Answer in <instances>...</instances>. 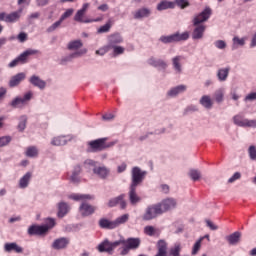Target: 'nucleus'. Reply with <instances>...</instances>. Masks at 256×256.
Wrapping results in <instances>:
<instances>
[{"mask_svg": "<svg viewBox=\"0 0 256 256\" xmlns=\"http://www.w3.org/2000/svg\"><path fill=\"white\" fill-rule=\"evenodd\" d=\"M70 199H73L75 201H82L79 207L82 217H89L92 214H94L97 210L96 206H93L86 201L93 199V197L89 194H72L70 196Z\"/></svg>", "mask_w": 256, "mask_h": 256, "instance_id": "f257e3e1", "label": "nucleus"}, {"mask_svg": "<svg viewBox=\"0 0 256 256\" xmlns=\"http://www.w3.org/2000/svg\"><path fill=\"white\" fill-rule=\"evenodd\" d=\"M119 244L124 245L121 248L120 255L126 256L135 249H138L141 246L140 238H128V239H119Z\"/></svg>", "mask_w": 256, "mask_h": 256, "instance_id": "f03ea898", "label": "nucleus"}, {"mask_svg": "<svg viewBox=\"0 0 256 256\" xmlns=\"http://www.w3.org/2000/svg\"><path fill=\"white\" fill-rule=\"evenodd\" d=\"M160 215H163L160 205L151 204L147 206L146 210H144L141 218L143 221H150L156 219Z\"/></svg>", "mask_w": 256, "mask_h": 256, "instance_id": "7ed1b4c3", "label": "nucleus"}, {"mask_svg": "<svg viewBox=\"0 0 256 256\" xmlns=\"http://www.w3.org/2000/svg\"><path fill=\"white\" fill-rule=\"evenodd\" d=\"M108 138H101L97 140H91L88 145H89V151L91 153H97V152H102L103 150L112 147V143H107Z\"/></svg>", "mask_w": 256, "mask_h": 256, "instance_id": "20e7f679", "label": "nucleus"}, {"mask_svg": "<svg viewBox=\"0 0 256 256\" xmlns=\"http://www.w3.org/2000/svg\"><path fill=\"white\" fill-rule=\"evenodd\" d=\"M189 37H190L189 32H184L182 34L175 33L170 36H161L160 41L164 44L178 43V42H182V41H187L189 39Z\"/></svg>", "mask_w": 256, "mask_h": 256, "instance_id": "39448f33", "label": "nucleus"}, {"mask_svg": "<svg viewBox=\"0 0 256 256\" xmlns=\"http://www.w3.org/2000/svg\"><path fill=\"white\" fill-rule=\"evenodd\" d=\"M147 172H143L140 167H134L131 171V185L130 187H137L142 184Z\"/></svg>", "mask_w": 256, "mask_h": 256, "instance_id": "423d86ee", "label": "nucleus"}, {"mask_svg": "<svg viewBox=\"0 0 256 256\" xmlns=\"http://www.w3.org/2000/svg\"><path fill=\"white\" fill-rule=\"evenodd\" d=\"M37 53H39V50L28 49V50L24 51L20 56H18L17 58L12 60L10 62V64H8V68H14V67L18 66L19 64L27 63L28 57L30 55H35Z\"/></svg>", "mask_w": 256, "mask_h": 256, "instance_id": "0eeeda50", "label": "nucleus"}, {"mask_svg": "<svg viewBox=\"0 0 256 256\" xmlns=\"http://www.w3.org/2000/svg\"><path fill=\"white\" fill-rule=\"evenodd\" d=\"M120 246V241L110 242L108 239L104 240L100 245L97 246L98 251L106 252L109 255H112L114 249Z\"/></svg>", "mask_w": 256, "mask_h": 256, "instance_id": "6e6552de", "label": "nucleus"}, {"mask_svg": "<svg viewBox=\"0 0 256 256\" xmlns=\"http://www.w3.org/2000/svg\"><path fill=\"white\" fill-rule=\"evenodd\" d=\"M126 195L125 194H120L119 196L110 199L108 202V207L109 208H114L117 205H119V208L124 210L127 208V202L125 200Z\"/></svg>", "mask_w": 256, "mask_h": 256, "instance_id": "1a4fd4ad", "label": "nucleus"}, {"mask_svg": "<svg viewBox=\"0 0 256 256\" xmlns=\"http://www.w3.org/2000/svg\"><path fill=\"white\" fill-rule=\"evenodd\" d=\"M234 125H238L240 127H254L256 128V120H248L245 119L241 115H236L233 117Z\"/></svg>", "mask_w": 256, "mask_h": 256, "instance_id": "9d476101", "label": "nucleus"}, {"mask_svg": "<svg viewBox=\"0 0 256 256\" xmlns=\"http://www.w3.org/2000/svg\"><path fill=\"white\" fill-rule=\"evenodd\" d=\"M211 15L212 10L210 8H205L202 13L194 17L193 25L198 26L201 25V23H205V21H208L210 19Z\"/></svg>", "mask_w": 256, "mask_h": 256, "instance_id": "9b49d317", "label": "nucleus"}, {"mask_svg": "<svg viewBox=\"0 0 256 256\" xmlns=\"http://www.w3.org/2000/svg\"><path fill=\"white\" fill-rule=\"evenodd\" d=\"M156 254L154 256H168L169 244L166 240L160 239L156 242Z\"/></svg>", "mask_w": 256, "mask_h": 256, "instance_id": "f8f14e48", "label": "nucleus"}, {"mask_svg": "<svg viewBox=\"0 0 256 256\" xmlns=\"http://www.w3.org/2000/svg\"><path fill=\"white\" fill-rule=\"evenodd\" d=\"M48 231L47 226L43 225H31L28 228V235L29 236H42L45 235Z\"/></svg>", "mask_w": 256, "mask_h": 256, "instance_id": "ddd939ff", "label": "nucleus"}, {"mask_svg": "<svg viewBox=\"0 0 256 256\" xmlns=\"http://www.w3.org/2000/svg\"><path fill=\"white\" fill-rule=\"evenodd\" d=\"M157 206H160V209L162 210V214L169 211L170 209H175L177 206V202L175 199L169 198L165 199L164 201L160 203H156Z\"/></svg>", "mask_w": 256, "mask_h": 256, "instance_id": "4468645a", "label": "nucleus"}, {"mask_svg": "<svg viewBox=\"0 0 256 256\" xmlns=\"http://www.w3.org/2000/svg\"><path fill=\"white\" fill-rule=\"evenodd\" d=\"M136 189V186H130L128 192L130 205L134 207L137 206V204L142 201V198L137 194Z\"/></svg>", "mask_w": 256, "mask_h": 256, "instance_id": "2eb2a0df", "label": "nucleus"}, {"mask_svg": "<svg viewBox=\"0 0 256 256\" xmlns=\"http://www.w3.org/2000/svg\"><path fill=\"white\" fill-rule=\"evenodd\" d=\"M70 240L66 237L58 238L52 243V248L60 251V249H66L69 245Z\"/></svg>", "mask_w": 256, "mask_h": 256, "instance_id": "dca6fc26", "label": "nucleus"}, {"mask_svg": "<svg viewBox=\"0 0 256 256\" xmlns=\"http://www.w3.org/2000/svg\"><path fill=\"white\" fill-rule=\"evenodd\" d=\"M148 64L154 68H160L162 70H166L168 66L163 59H157L154 57L148 59Z\"/></svg>", "mask_w": 256, "mask_h": 256, "instance_id": "f3484780", "label": "nucleus"}, {"mask_svg": "<svg viewBox=\"0 0 256 256\" xmlns=\"http://www.w3.org/2000/svg\"><path fill=\"white\" fill-rule=\"evenodd\" d=\"M27 77V75L23 72L16 74L13 76L10 81L8 82V85L13 88L17 87L18 85L21 84V82Z\"/></svg>", "mask_w": 256, "mask_h": 256, "instance_id": "a211bd4d", "label": "nucleus"}, {"mask_svg": "<svg viewBox=\"0 0 256 256\" xmlns=\"http://www.w3.org/2000/svg\"><path fill=\"white\" fill-rule=\"evenodd\" d=\"M206 30V26L205 25H197L195 26V29L193 31L192 34V38L193 40H200L204 37V33Z\"/></svg>", "mask_w": 256, "mask_h": 256, "instance_id": "6ab92c4d", "label": "nucleus"}, {"mask_svg": "<svg viewBox=\"0 0 256 256\" xmlns=\"http://www.w3.org/2000/svg\"><path fill=\"white\" fill-rule=\"evenodd\" d=\"M98 226H100L101 229H116V225L114 221H110L107 218H102L100 221H98Z\"/></svg>", "mask_w": 256, "mask_h": 256, "instance_id": "aec40b11", "label": "nucleus"}, {"mask_svg": "<svg viewBox=\"0 0 256 256\" xmlns=\"http://www.w3.org/2000/svg\"><path fill=\"white\" fill-rule=\"evenodd\" d=\"M176 7V3L172 2V1H168V0H162L158 6H156V9H158V11H165L168 9H175Z\"/></svg>", "mask_w": 256, "mask_h": 256, "instance_id": "412c9836", "label": "nucleus"}, {"mask_svg": "<svg viewBox=\"0 0 256 256\" xmlns=\"http://www.w3.org/2000/svg\"><path fill=\"white\" fill-rule=\"evenodd\" d=\"M151 14L150 9L143 7L138 9L135 13H134V18L136 20H141L143 18H148Z\"/></svg>", "mask_w": 256, "mask_h": 256, "instance_id": "4be33fe9", "label": "nucleus"}, {"mask_svg": "<svg viewBox=\"0 0 256 256\" xmlns=\"http://www.w3.org/2000/svg\"><path fill=\"white\" fill-rule=\"evenodd\" d=\"M29 83L41 90L45 89L46 87V82L35 75L29 78Z\"/></svg>", "mask_w": 256, "mask_h": 256, "instance_id": "5701e85b", "label": "nucleus"}, {"mask_svg": "<svg viewBox=\"0 0 256 256\" xmlns=\"http://www.w3.org/2000/svg\"><path fill=\"white\" fill-rule=\"evenodd\" d=\"M21 13H22V10L13 12L11 14H7L5 17V23H15V22L19 21V19L21 17Z\"/></svg>", "mask_w": 256, "mask_h": 256, "instance_id": "b1692460", "label": "nucleus"}, {"mask_svg": "<svg viewBox=\"0 0 256 256\" xmlns=\"http://www.w3.org/2000/svg\"><path fill=\"white\" fill-rule=\"evenodd\" d=\"M144 234H146L149 237H159L160 231L159 229H156L154 226H146L144 227Z\"/></svg>", "mask_w": 256, "mask_h": 256, "instance_id": "393cba45", "label": "nucleus"}, {"mask_svg": "<svg viewBox=\"0 0 256 256\" xmlns=\"http://www.w3.org/2000/svg\"><path fill=\"white\" fill-rule=\"evenodd\" d=\"M122 42H123V39H122V36L119 33L110 35L108 37L109 47H113L116 44H119V43H122Z\"/></svg>", "mask_w": 256, "mask_h": 256, "instance_id": "a878e982", "label": "nucleus"}, {"mask_svg": "<svg viewBox=\"0 0 256 256\" xmlns=\"http://www.w3.org/2000/svg\"><path fill=\"white\" fill-rule=\"evenodd\" d=\"M231 71V68H220L217 72V77L220 82H224L227 80L229 72Z\"/></svg>", "mask_w": 256, "mask_h": 256, "instance_id": "bb28decb", "label": "nucleus"}, {"mask_svg": "<svg viewBox=\"0 0 256 256\" xmlns=\"http://www.w3.org/2000/svg\"><path fill=\"white\" fill-rule=\"evenodd\" d=\"M4 249L6 252H11V251H14L16 253L23 252V248L16 243H7L5 244Z\"/></svg>", "mask_w": 256, "mask_h": 256, "instance_id": "cd10ccee", "label": "nucleus"}, {"mask_svg": "<svg viewBox=\"0 0 256 256\" xmlns=\"http://www.w3.org/2000/svg\"><path fill=\"white\" fill-rule=\"evenodd\" d=\"M186 90H187V86H184V85L176 86L175 88L170 89V91L168 92V96L175 97L185 92Z\"/></svg>", "mask_w": 256, "mask_h": 256, "instance_id": "c85d7f7f", "label": "nucleus"}, {"mask_svg": "<svg viewBox=\"0 0 256 256\" xmlns=\"http://www.w3.org/2000/svg\"><path fill=\"white\" fill-rule=\"evenodd\" d=\"M68 212H69L68 204L66 202H60L58 204V217L64 218Z\"/></svg>", "mask_w": 256, "mask_h": 256, "instance_id": "c756f323", "label": "nucleus"}, {"mask_svg": "<svg viewBox=\"0 0 256 256\" xmlns=\"http://www.w3.org/2000/svg\"><path fill=\"white\" fill-rule=\"evenodd\" d=\"M240 238H241L240 232H234L233 234H230L226 237L230 245H237L240 241Z\"/></svg>", "mask_w": 256, "mask_h": 256, "instance_id": "7c9ffc66", "label": "nucleus"}, {"mask_svg": "<svg viewBox=\"0 0 256 256\" xmlns=\"http://www.w3.org/2000/svg\"><path fill=\"white\" fill-rule=\"evenodd\" d=\"M183 59L184 58L182 56H176L172 59L173 68L176 71V73H182L181 61Z\"/></svg>", "mask_w": 256, "mask_h": 256, "instance_id": "2f4dec72", "label": "nucleus"}, {"mask_svg": "<svg viewBox=\"0 0 256 256\" xmlns=\"http://www.w3.org/2000/svg\"><path fill=\"white\" fill-rule=\"evenodd\" d=\"M32 177V173L31 172H27L20 180L19 182V187L24 189L27 188L29 186L30 180Z\"/></svg>", "mask_w": 256, "mask_h": 256, "instance_id": "473e14b6", "label": "nucleus"}, {"mask_svg": "<svg viewBox=\"0 0 256 256\" xmlns=\"http://www.w3.org/2000/svg\"><path fill=\"white\" fill-rule=\"evenodd\" d=\"M94 174H96L98 177L106 178L109 176L110 171L106 167H98L94 168L93 170Z\"/></svg>", "mask_w": 256, "mask_h": 256, "instance_id": "72a5a7b5", "label": "nucleus"}, {"mask_svg": "<svg viewBox=\"0 0 256 256\" xmlns=\"http://www.w3.org/2000/svg\"><path fill=\"white\" fill-rule=\"evenodd\" d=\"M200 105H203L206 109H211L213 106V101L210 96L204 95L199 100Z\"/></svg>", "mask_w": 256, "mask_h": 256, "instance_id": "f704fd0d", "label": "nucleus"}, {"mask_svg": "<svg viewBox=\"0 0 256 256\" xmlns=\"http://www.w3.org/2000/svg\"><path fill=\"white\" fill-rule=\"evenodd\" d=\"M86 53H87V49L82 48L79 51H76V52L70 54L67 58H64V61L70 62L71 60L81 57L82 55H85Z\"/></svg>", "mask_w": 256, "mask_h": 256, "instance_id": "c9c22d12", "label": "nucleus"}, {"mask_svg": "<svg viewBox=\"0 0 256 256\" xmlns=\"http://www.w3.org/2000/svg\"><path fill=\"white\" fill-rule=\"evenodd\" d=\"M129 219H130V215L129 214H127V213L126 214H122L121 216L116 218V220H114V224H115L116 228H118L122 224H125L127 221H129Z\"/></svg>", "mask_w": 256, "mask_h": 256, "instance_id": "e433bc0d", "label": "nucleus"}, {"mask_svg": "<svg viewBox=\"0 0 256 256\" xmlns=\"http://www.w3.org/2000/svg\"><path fill=\"white\" fill-rule=\"evenodd\" d=\"M85 12H82L78 10L74 16V21H78V23H92V20L89 19H83V16H85Z\"/></svg>", "mask_w": 256, "mask_h": 256, "instance_id": "4c0bfd02", "label": "nucleus"}, {"mask_svg": "<svg viewBox=\"0 0 256 256\" xmlns=\"http://www.w3.org/2000/svg\"><path fill=\"white\" fill-rule=\"evenodd\" d=\"M82 46H83V43L81 40L70 41L68 44V50L76 51V50H79Z\"/></svg>", "mask_w": 256, "mask_h": 256, "instance_id": "58836bf2", "label": "nucleus"}, {"mask_svg": "<svg viewBox=\"0 0 256 256\" xmlns=\"http://www.w3.org/2000/svg\"><path fill=\"white\" fill-rule=\"evenodd\" d=\"M66 143H67V140H66V138H65L64 136L55 137V138L52 139V141H51V144H52L53 146H57V147H59V146H65Z\"/></svg>", "mask_w": 256, "mask_h": 256, "instance_id": "ea45409f", "label": "nucleus"}, {"mask_svg": "<svg viewBox=\"0 0 256 256\" xmlns=\"http://www.w3.org/2000/svg\"><path fill=\"white\" fill-rule=\"evenodd\" d=\"M81 172V168L80 166H75L74 171L70 177V180L72 183H79L80 179H79V174Z\"/></svg>", "mask_w": 256, "mask_h": 256, "instance_id": "a19ab883", "label": "nucleus"}, {"mask_svg": "<svg viewBox=\"0 0 256 256\" xmlns=\"http://www.w3.org/2000/svg\"><path fill=\"white\" fill-rule=\"evenodd\" d=\"M112 25H113V21L109 19L104 26H101L100 28H98L97 33H109Z\"/></svg>", "mask_w": 256, "mask_h": 256, "instance_id": "79ce46f5", "label": "nucleus"}, {"mask_svg": "<svg viewBox=\"0 0 256 256\" xmlns=\"http://www.w3.org/2000/svg\"><path fill=\"white\" fill-rule=\"evenodd\" d=\"M181 251H182V246H181V244L177 243V244H174L173 247H171L169 255L170 256H180Z\"/></svg>", "mask_w": 256, "mask_h": 256, "instance_id": "37998d69", "label": "nucleus"}, {"mask_svg": "<svg viewBox=\"0 0 256 256\" xmlns=\"http://www.w3.org/2000/svg\"><path fill=\"white\" fill-rule=\"evenodd\" d=\"M215 101L219 104L224 100V90L222 88L217 89L214 94Z\"/></svg>", "mask_w": 256, "mask_h": 256, "instance_id": "c03bdc74", "label": "nucleus"}, {"mask_svg": "<svg viewBox=\"0 0 256 256\" xmlns=\"http://www.w3.org/2000/svg\"><path fill=\"white\" fill-rule=\"evenodd\" d=\"M27 121H28L27 117L25 116L21 117V121L20 123H18V126H17L18 131L23 132L25 128H27Z\"/></svg>", "mask_w": 256, "mask_h": 256, "instance_id": "a18cd8bd", "label": "nucleus"}, {"mask_svg": "<svg viewBox=\"0 0 256 256\" xmlns=\"http://www.w3.org/2000/svg\"><path fill=\"white\" fill-rule=\"evenodd\" d=\"M63 21L62 20H58L57 22H55L54 24H52L51 26H49L47 28V33H53L54 31H56L59 27H61Z\"/></svg>", "mask_w": 256, "mask_h": 256, "instance_id": "49530a36", "label": "nucleus"}, {"mask_svg": "<svg viewBox=\"0 0 256 256\" xmlns=\"http://www.w3.org/2000/svg\"><path fill=\"white\" fill-rule=\"evenodd\" d=\"M203 239H204V237L199 238L198 241L194 244L193 250H192V255H197L198 254V252L201 249V244H202Z\"/></svg>", "mask_w": 256, "mask_h": 256, "instance_id": "de8ad7c7", "label": "nucleus"}, {"mask_svg": "<svg viewBox=\"0 0 256 256\" xmlns=\"http://www.w3.org/2000/svg\"><path fill=\"white\" fill-rule=\"evenodd\" d=\"M175 5L180 7L182 10L190 6L189 0H175Z\"/></svg>", "mask_w": 256, "mask_h": 256, "instance_id": "09e8293b", "label": "nucleus"}, {"mask_svg": "<svg viewBox=\"0 0 256 256\" xmlns=\"http://www.w3.org/2000/svg\"><path fill=\"white\" fill-rule=\"evenodd\" d=\"M37 155H38V150L36 149V147L31 146L27 148L26 150L27 157H37Z\"/></svg>", "mask_w": 256, "mask_h": 256, "instance_id": "8fccbe9b", "label": "nucleus"}, {"mask_svg": "<svg viewBox=\"0 0 256 256\" xmlns=\"http://www.w3.org/2000/svg\"><path fill=\"white\" fill-rule=\"evenodd\" d=\"M11 141H12V138L10 136L0 137V148L1 147H7L10 144Z\"/></svg>", "mask_w": 256, "mask_h": 256, "instance_id": "3c124183", "label": "nucleus"}, {"mask_svg": "<svg viewBox=\"0 0 256 256\" xmlns=\"http://www.w3.org/2000/svg\"><path fill=\"white\" fill-rule=\"evenodd\" d=\"M237 45L244 46L245 38H239L238 36H234L233 37V49H235Z\"/></svg>", "mask_w": 256, "mask_h": 256, "instance_id": "603ef678", "label": "nucleus"}, {"mask_svg": "<svg viewBox=\"0 0 256 256\" xmlns=\"http://www.w3.org/2000/svg\"><path fill=\"white\" fill-rule=\"evenodd\" d=\"M24 104H25V102L22 100V98H15V99L12 101V103H11L12 107H14V108H20V107H22Z\"/></svg>", "mask_w": 256, "mask_h": 256, "instance_id": "864d4df0", "label": "nucleus"}, {"mask_svg": "<svg viewBox=\"0 0 256 256\" xmlns=\"http://www.w3.org/2000/svg\"><path fill=\"white\" fill-rule=\"evenodd\" d=\"M189 177L193 179V181H198L201 177V173L197 170H191L189 172Z\"/></svg>", "mask_w": 256, "mask_h": 256, "instance_id": "5fc2aeb1", "label": "nucleus"}, {"mask_svg": "<svg viewBox=\"0 0 256 256\" xmlns=\"http://www.w3.org/2000/svg\"><path fill=\"white\" fill-rule=\"evenodd\" d=\"M74 13V9H68L66 12H64L62 14V16L60 17V21H65L66 19H68L70 16H72Z\"/></svg>", "mask_w": 256, "mask_h": 256, "instance_id": "6e6d98bb", "label": "nucleus"}, {"mask_svg": "<svg viewBox=\"0 0 256 256\" xmlns=\"http://www.w3.org/2000/svg\"><path fill=\"white\" fill-rule=\"evenodd\" d=\"M46 224H47V225H42V226H43V227H47L48 230H49V229H53V228L55 227L56 222H55V220H54L53 218H48V219L46 220Z\"/></svg>", "mask_w": 256, "mask_h": 256, "instance_id": "4d7b16f0", "label": "nucleus"}, {"mask_svg": "<svg viewBox=\"0 0 256 256\" xmlns=\"http://www.w3.org/2000/svg\"><path fill=\"white\" fill-rule=\"evenodd\" d=\"M110 47H112L114 49V54L115 55H121L125 52V48L122 47V46H115L114 45V46H110Z\"/></svg>", "mask_w": 256, "mask_h": 256, "instance_id": "13d9d810", "label": "nucleus"}, {"mask_svg": "<svg viewBox=\"0 0 256 256\" xmlns=\"http://www.w3.org/2000/svg\"><path fill=\"white\" fill-rule=\"evenodd\" d=\"M249 156L252 160H256V147L255 146H250Z\"/></svg>", "mask_w": 256, "mask_h": 256, "instance_id": "bf43d9fd", "label": "nucleus"}, {"mask_svg": "<svg viewBox=\"0 0 256 256\" xmlns=\"http://www.w3.org/2000/svg\"><path fill=\"white\" fill-rule=\"evenodd\" d=\"M241 177V173L240 172H236L233 174V176L228 180V183H234L236 180L240 179Z\"/></svg>", "mask_w": 256, "mask_h": 256, "instance_id": "052dcab7", "label": "nucleus"}, {"mask_svg": "<svg viewBox=\"0 0 256 256\" xmlns=\"http://www.w3.org/2000/svg\"><path fill=\"white\" fill-rule=\"evenodd\" d=\"M215 46H216L218 49L223 50V49L226 48V43H225V41H223V40H218V41L215 42Z\"/></svg>", "mask_w": 256, "mask_h": 256, "instance_id": "680f3d73", "label": "nucleus"}, {"mask_svg": "<svg viewBox=\"0 0 256 256\" xmlns=\"http://www.w3.org/2000/svg\"><path fill=\"white\" fill-rule=\"evenodd\" d=\"M17 39H18V41H20L21 43H24L25 41H27L28 35L25 34L24 32H21L20 34H18Z\"/></svg>", "mask_w": 256, "mask_h": 256, "instance_id": "e2e57ef3", "label": "nucleus"}, {"mask_svg": "<svg viewBox=\"0 0 256 256\" xmlns=\"http://www.w3.org/2000/svg\"><path fill=\"white\" fill-rule=\"evenodd\" d=\"M207 227L211 230H217L218 226L216 224H214L213 222H211L210 220L206 221Z\"/></svg>", "mask_w": 256, "mask_h": 256, "instance_id": "0e129e2a", "label": "nucleus"}, {"mask_svg": "<svg viewBox=\"0 0 256 256\" xmlns=\"http://www.w3.org/2000/svg\"><path fill=\"white\" fill-rule=\"evenodd\" d=\"M109 49L108 47H103L99 50H96V54L103 56L105 53H108Z\"/></svg>", "mask_w": 256, "mask_h": 256, "instance_id": "69168bd1", "label": "nucleus"}, {"mask_svg": "<svg viewBox=\"0 0 256 256\" xmlns=\"http://www.w3.org/2000/svg\"><path fill=\"white\" fill-rule=\"evenodd\" d=\"M256 100V92L250 93L248 96L245 97V101H253Z\"/></svg>", "mask_w": 256, "mask_h": 256, "instance_id": "338daca9", "label": "nucleus"}, {"mask_svg": "<svg viewBox=\"0 0 256 256\" xmlns=\"http://www.w3.org/2000/svg\"><path fill=\"white\" fill-rule=\"evenodd\" d=\"M38 7H44L49 3V0H36Z\"/></svg>", "mask_w": 256, "mask_h": 256, "instance_id": "774afa93", "label": "nucleus"}]
</instances>
